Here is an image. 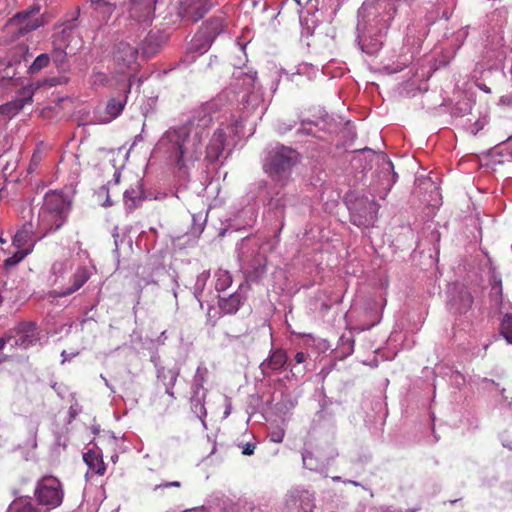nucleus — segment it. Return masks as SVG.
I'll use <instances>...</instances> for the list:
<instances>
[{
  "mask_svg": "<svg viewBox=\"0 0 512 512\" xmlns=\"http://www.w3.org/2000/svg\"><path fill=\"white\" fill-rule=\"evenodd\" d=\"M212 121V115L206 108L196 110L187 122L163 133L156 144V150L179 169L185 167L188 162L200 158L204 132Z\"/></svg>",
  "mask_w": 512,
  "mask_h": 512,
  "instance_id": "obj_1",
  "label": "nucleus"
},
{
  "mask_svg": "<svg viewBox=\"0 0 512 512\" xmlns=\"http://www.w3.org/2000/svg\"><path fill=\"white\" fill-rule=\"evenodd\" d=\"M64 195L61 190L46 193L39 212V222L43 234L59 230L64 224Z\"/></svg>",
  "mask_w": 512,
  "mask_h": 512,
  "instance_id": "obj_2",
  "label": "nucleus"
},
{
  "mask_svg": "<svg viewBox=\"0 0 512 512\" xmlns=\"http://www.w3.org/2000/svg\"><path fill=\"white\" fill-rule=\"evenodd\" d=\"M378 210L379 205L375 199H369L362 195L351 202L349 206L350 219L359 227H370L376 222Z\"/></svg>",
  "mask_w": 512,
  "mask_h": 512,
  "instance_id": "obj_3",
  "label": "nucleus"
},
{
  "mask_svg": "<svg viewBox=\"0 0 512 512\" xmlns=\"http://www.w3.org/2000/svg\"><path fill=\"white\" fill-rule=\"evenodd\" d=\"M35 496L39 504L49 509L59 506L62 502L61 482L53 476L43 477L38 482Z\"/></svg>",
  "mask_w": 512,
  "mask_h": 512,
  "instance_id": "obj_4",
  "label": "nucleus"
},
{
  "mask_svg": "<svg viewBox=\"0 0 512 512\" xmlns=\"http://www.w3.org/2000/svg\"><path fill=\"white\" fill-rule=\"evenodd\" d=\"M295 162L294 150L280 148V150H272L267 154L264 169L271 176H281V174L288 173Z\"/></svg>",
  "mask_w": 512,
  "mask_h": 512,
  "instance_id": "obj_5",
  "label": "nucleus"
},
{
  "mask_svg": "<svg viewBox=\"0 0 512 512\" xmlns=\"http://www.w3.org/2000/svg\"><path fill=\"white\" fill-rule=\"evenodd\" d=\"M39 14L40 7L34 5L27 10L16 13L9 20V24L17 27L16 34L18 36H24L44 25Z\"/></svg>",
  "mask_w": 512,
  "mask_h": 512,
  "instance_id": "obj_6",
  "label": "nucleus"
},
{
  "mask_svg": "<svg viewBox=\"0 0 512 512\" xmlns=\"http://www.w3.org/2000/svg\"><path fill=\"white\" fill-rule=\"evenodd\" d=\"M37 86L28 85L22 87L18 91V97L0 105V120H8L16 116L26 104H30L33 101V96L38 89Z\"/></svg>",
  "mask_w": 512,
  "mask_h": 512,
  "instance_id": "obj_7",
  "label": "nucleus"
},
{
  "mask_svg": "<svg viewBox=\"0 0 512 512\" xmlns=\"http://www.w3.org/2000/svg\"><path fill=\"white\" fill-rule=\"evenodd\" d=\"M212 5L211 0H182L179 6V14L187 22H198L208 13Z\"/></svg>",
  "mask_w": 512,
  "mask_h": 512,
  "instance_id": "obj_8",
  "label": "nucleus"
},
{
  "mask_svg": "<svg viewBox=\"0 0 512 512\" xmlns=\"http://www.w3.org/2000/svg\"><path fill=\"white\" fill-rule=\"evenodd\" d=\"M14 346L27 349L39 340L36 324L34 322H21L15 328L10 329Z\"/></svg>",
  "mask_w": 512,
  "mask_h": 512,
  "instance_id": "obj_9",
  "label": "nucleus"
},
{
  "mask_svg": "<svg viewBox=\"0 0 512 512\" xmlns=\"http://www.w3.org/2000/svg\"><path fill=\"white\" fill-rule=\"evenodd\" d=\"M45 235L41 230L40 223L38 224V230L35 232L33 224L26 222L14 235L13 245L17 249H29V253H31L35 243Z\"/></svg>",
  "mask_w": 512,
  "mask_h": 512,
  "instance_id": "obj_10",
  "label": "nucleus"
},
{
  "mask_svg": "<svg viewBox=\"0 0 512 512\" xmlns=\"http://www.w3.org/2000/svg\"><path fill=\"white\" fill-rule=\"evenodd\" d=\"M138 53L137 48L131 46L130 42L121 41L117 42L113 49V58L119 69H125L136 62Z\"/></svg>",
  "mask_w": 512,
  "mask_h": 512,
  "instance_id": "obj_11",
  "label": "nucleus"
},
{
  "mask_svg": "<svg viewBox=\"0 0 512 512\" xmlns=\"http://www.w3.org/2000/svg\"><path fill=\"white\" fill-rule=\"evenodd\" d=\"M63 274H64V262L63 261L54 262L51 267L48 279H47L48 283L51 286H57L56 289L48 292L46 295L47 299L50 300L51 303H53L55 298L64 296V291H63V286H62Z\"/></svg>",
  "mask_w": 512,
  "mask_h": 512,
  "instance_id": "obj_12",
  "label": "nucleus"
},
{
  "mask_svg": "<svg viewBox=\"0 0 512 512\" xmlns=\"http://www.w3.org/2000/svg\"><path fill=\"white\" fill-rule=\"evenodd\" d=\"M226 141V133L224 130H215L213 133L207 147H206V159L210 162H215L218 160L219 156H221L224 151V145Z\"/></svg>",
  "mask_w": 512,
  "mask_h": 512,
  "instance_id": "obj_13",
  "label": "nucleus"
},
{
  "mask_svg": "<svg viewBox=\"0 0 512 512\" xmlns=\"http://www.w3.org/2000/svg\"><path fill=\"white\" fill-rule=\"evenodd\" d=\"M127 103V95H120L119 97H113L110 99L105 107V116L102 117L104 122H110L113 118H116L118 114L122 113L124 106Z\"/></svg>",
  "mask_w": 512,
  "mask_h": 512,
  "instance_id": "obj_14",
  "label": "nucleus"
},
{
  "mask_svg": "<svg viewBox=\"0 0 512 512\" xmlns=\"http://www.w3.org/2000/svg\"><path fill=\"white\" fill-rule=\"evenodd\" d=\"M288 356L285 350H274L266 361L261 363L262 371L266 369H272V371H279L287 363Z\"/></svg>",
  "mask_w": 512,
  "mask_h": 512,
  "instance_id": "obj_15",
  "label": "nucleus"
},
{
  "mask_svg": "<svg viewBox=\"0 0 512 512\" xmlns=\"http://www.w3.org/2000/svg\"><path fill=\"white\" fill-rule=\"evenodd\" d=\"M223 17H212L209 21L205 22L203 26V33L205 35V42L211 43L217 34L222 33L225 27Z\"/></svg>",
  "mask_w": 512,
  "mask_h": 512,
  "instance_id": "obj_16",
  "label": "nucleus"
},
{
  "mask_svg": "<svg viewBox=\"0 0 512 512\" xmlns=\"http://www.w3.org/2000/svg\"><path fill=\"white\" fill-rule=\"evenodd\" d=\"M83 460L95 473H106L107 467L101 453L95 452V450H88V452L83 454Z\"/></svg>",
  "mask_w": 512,
  "mask_h": 512,
  "instance_id": "obj_17",
  "label": "nucleus"
},
{
  "mask_svg": "<svg viewBox=\"0 0 512 512\" xmlns=\"http://www.w3.org/2000/svg\"><path fill=\"white\" fill-rule=\"evenodd\" d=\"M142 198L141 184L137 182L134 188H129L124 192V203L127 211H134Z\"/></svg>",
  "mask_w": 512,
  "mask_h": 512,
  "instance_id": "obj_18",
  "label": "nucleus"
},
{
  "mask_svg": "<svg viewBox=\"0 0 512 512\" xmlns=\"http://www.w3.org/2000/svg\"><path fill=\"white\" fill-rule=\"evenodd\" d=\"M90 274L87 268H78V270L72 276V286L66 288V294L74 293L78 291L87 280H89Z\"/></svg>",
  "mask_w": 512,
  "mask_h": 512,
  "instance_id": "obj_19",
  "label": "nucleus"
},
{
  "mask_svg": "<svg viewBox=\"0 0 512 512\" xmlns=\"http://www.w3.org/2000/svg\"><path fill=\"white\" fill-rule=\"evenodd\" d=\"M7 512H40L27 499L19 498L14 500L8 507Z\"/></svg>",
  "mask_w": 512,
  "mask_h": 512,
  "instance_id": "obj_20",
  "label": "nucleus"
},
{
  "mask_svg": "<svg viewBox=\"0 0 512 512\" xmlns=\"http://www.w3.org/2000/svg\"><path fill=\"white\" fill-rule=\"evenodd\" d=\"M500 332L507 342L512 343V313H506L503 316Z\"/></svg>",
  "mask_w": 512,
  "mask_h": 512,
  "instance_id": "obj_21",
  "label": "nucleus"
},
{
  "mask_svg": "<svg viewBox=\"0 0 512 512\" xmlns=\"http://www.w3.org/2000/svg\"><path fill=\"white\" fill-rule=\"evenodd\" d=\"M240 304H241V297H240V295H237V293H236L235 295H231L230 297H228V299H225L221 303V307L228 313H235V311H238Z\"/></svg>",
  "mask_w": 512,
  "mask_h": 512,
  "instance_id": "obj_22",
  "label": "nucleus"
},
{
  "mask_svg": "<svg viewBox=\"0 0 512 512\" xmlns=\"http://www.w3.org/2000/svg\"><path fill=\"white\" fill-rule=\"evenodd\" d=\"M50 61V56L48 54H41L39 55L33 63L30 65L28 72L30 74H36L39 71H41L43 68H45Z\"/></svg>",
  "mask_w": 512,
  "mask_h": 512,
  "instance_id": "obj_23",
  "label": "nucleus"
},
{
  "mask_svg": "<svg viewBox=\"0 0 512 512\" xmlns=\"http://www.w3.org/2000/svg\"><path fill=\"white\" fill-rule=\"evenodd\" d=\"M29 254V249H18L11 257L4 261L6 267L14 266L21 262Z\"/></svg>",
  "mask_w": 512,
  "mask_h": 512,
  "instance_id": "obj_24",
  "label": "nucleus"
},
{
  "mask_svg": "<svg viewBox=\"0 0 512 512\" xmlns=\"http://www.w3.org/2000/svg\"><path fill=\"white\" fill-rule=\"evenodd\" d=\"M94 4L95 9H101L104 13H112L113 6L108 0H91Z\"/></svg>",
  "mask_w": 512,
  "mask_h": 512,
  "instance_id": "obj_25",
  "label": "nucleus"
},
{
  "mask_svg": "<svg viewBox=\"0 0 512 512\" xmlns=\"http://www.w3.org/2000/svg\"><path fill=\"white\" fill-rule=\"evenodd\" d=\"M51 58L58 68H61L64 64V52L59 48H55L51 54Z\"/></svg>",
  "mask_w": 512,
  "mask_h": 512,
  "instance_id": "obj_26",
  "label": "nucleus"
},
{
  "mask_svg": "<svg viewBox=\"0 0 512 512\" xmlns=\"http://www.w3.org/2000/svg\"><path fill=\"white\" fill-rule=\"evenodd\" d=\"M298 502H299L298 499H290V501L288 502V508H289L290 512H296V510H294V505H297ZM310 509H311V502L305 501V506H303V508L300 512H309Z\"/></svg>",
  "mask_w": 512,
  "mask_h": 512,
  "instance_id": "obj_27",
  "label": "nucleus"
},
{
  "mask_svg": "<svg viewBox=\"0 0 512 512\" xmlns=\"http://www.w3.org/2000/svg\"><path fill=\"white\" fill-rule=\"evenodd\" d=\"M41 159H42V158H41L40 153H36V152H35V153L32 155V158H31V160H30V164H29V167H28V171H29L30 173H31V172H33V171L36 169V167H37V166L39 165V163L41 162Z\"/></svg>",
  "mask_w": 512,
  "mask_h": 512,
  "instance_id": "obj_28",
  "label": "nucleus"
},
{
  "mask_svg": "<svg viewBox=\"0 0 512 512\" xmlns=\"http://www.w3.org/2000/svg\"><path fill=\"white\" fill-rule=\"evenodd\" d=\"M59 83H61L60 78L52 77V78L45 79L43 83L42 82H37L36 84H32V85L33 86H37L39 84L38 88H40L43 84L52 87V86H55V85H57Z\"/></svg>",
  "mask_w": 512,
  "mask_h": 512,
  "instance_id": "obj_29",
  "label": "nucleus"
},
{
  "mask_svg": "<svg viewBox=\"0 0 512 512\" xmlns=\"http://www.w3.org/2000/svg\"><path fill=\"white\" fill-rule=\"evenodd\" d=\"M256 449L255 442H246L242 447L243 454H254Z\"/></svg>",
  "mask_w": 512,
  "mask_h": 512,
  "instance_id": "obj_30",
  "label": "nucleus"
},
{
  "mask_svg": "<svg viewBox=\"0 0 512 512\" xmlns=\"http://www.w3.org/2000/svg\"><path fill=\"white\" fill-rule=\"evenodd\" d=\"M81 406L78 402H71L69 405V413L71 418H75L76 414L80 413Z\"/></svg>",
  "mask_w": 512,
  "mask_h": 512,
  "instance_id": "obj_31",
  "label": "nucleus"
},
{
  "mask_svg": "<svg viewBox=\"0 0 512 512\" xmlns=\"http://www.w3.org/2000/svg\"><path fill=\"white\" fill-rule=\"evenodd\" d=\"M12 337H14L12 332H7L3 337L0 338V351L5 347L7 343L12 340Z\"/></svg>",
  "mask_w": 512,
  "mask_h": 512,
  "instance_id": "obj_32",
  "label": "nucleus"
},
{
  "mask_svg": "<svg viewBox=\"0 0 512 512\" xmlns=\"http://www.w3.org/2000/svg\"><path fill=\"white\" fill-rule=\"evenodd\" d=\"M462 300L464 302V306H465L466 309H468V307H471V305H472V303L474 301L471 293H469V292L463 293Z\"/></svg>",
  "mask_w": 512,
  "mask_h": 512,
  "instance_id": "obj_33",
  "label": "nucleus"
},
{
  "mask_svg": "<svg viewBox=\"0 0 512 512\" xmlns=\"http://www.w3.org/2000/svg\"><path fill=\"white\" fill-rule=\"evenodd\" d=\"M26 446H29L31 448H35L37 446L36 432L33 429L30 431V439Z\"/></svg>",
  "mask_w": 512,
  "mask_h": 512,
  "instance_id": "obj_34",
  "label": "nucleus"
},
{
  "mask_svg": "<svg viewBox=\"0 0 512 512\" xmlns=\"http://www.w3.org/2000/svg\"><path fill=\"white\" fill-rule=\"evenodd\" d=\"M294 360H295V362H298V363L305 362V360H306L305 353L304 352L295 353Z\"/></svg>",
  "mask_w": 512,
  "mask_h": 512,
  "instance_id": "obj_35",
  "label": "nucleus"
},
{
  "mask_svg": "<svg viewBox=\"0 0 512 512\" xmlns=\"http://www.w3.org/2000/svg\"><path fill=\"white\" fill-rule=\"evenodd\" d=\"M181 482L180 481H171V482H163V487H180Z\"/></svg>",
  "mask_w": 512,
  "mask_h": 512,
  "instance_id": "obj_36",
  "label": "nucleus"
},
{
  "mask_svg": "<svg viewBox=\"0 0 512 512\" xmlns=\"http://www.w3.org/2000/svg\"><path fill=\"white\" fill-rule=\"evenodd\" d=\"M6 291V283L0 280V304L3 302L4 296L2 293Z\"/></svg>",
  "mask_w": 512,
  "mask_h": 512,
  "instance_id": "obj_37",
  "label": "nucleus"
},
{
  "mask_svg": "<svg viewBox=\"0 0 512 512\" xmlns=\"http://www.w3.org/2000/svg\"><path fill=\"white\" fill-rule=\"evenodd\" d=\"M74 20H76V15H73L70 21L74 22ZM70 21H68V19L66 20V28L67 29H68V27H74V24H71Z\"/></svg>",
  "mask_w": 512,
  "mask_h": 512,
  "instance_id": "obj_38",
  "label": "nucleus"
},
{
  "mask_svg": "<svg viewBox=\"0 0 512 512\" xmlns=\"http://www.w3.org/2000/svg\"><path fill=\"white\" fill-rule=\"evenodd\" d=\"M263 271H265V266H260V268H259V270L257 271L256 274L263 273Z\"/></svg>",
  "mask_w": 512,
  "mask_h": 512,
  "instance_id": "obj_39",
  "label": "nucleus"
},
{
  "mask_svg": "<svg viewBox=\"0 0 512 512\" xmlns=\"http://www.w3.org/2000/svg\"><path fill=\"white\" fill-rule=\"evenodd\" d=\"M408 512H412L411 510H408Z\"/></svg>",
  "mask_w": 512,
  "mask_h": 512,
  "instance_id": "obj_40",
  "label": "nucleus"
}]
</instances>
